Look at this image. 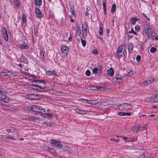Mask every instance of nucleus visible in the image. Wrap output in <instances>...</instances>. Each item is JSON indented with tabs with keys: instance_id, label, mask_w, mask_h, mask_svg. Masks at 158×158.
<instances>
[{
	"instance_id": "obj_1",
	"label": "nucleus",
	"mask_w": 158,
	"mask_h": 158,
	"mask_svg": "<svg viewBox=\"0 0 158 158\" xmlns=\"http://www.w3.org/2000/svg\"><path fill=\"white\" fill-rule=\"evenodd\" d=\"M124 46L123 45H120L118 48L117 50V55L118 57H122L124 55V51H126L125 47L124 48Z\"/></svg>"
},
{
	"instance_id": "obj_2",
	"label": "nucleus",
	"mask_w": 158,
	"mask_h": 158,
	"mask_svg": "<svg viewBox=\"0 0 158 158\" xmlns=\"http://www.w3.org/2000/svg\"><path fill=\"white\" fill-rule=\"evenodd\" d=\"M145 33L148 37L150 39H154L155 32L150 27L147 28L145 30Z\"/></svg>"
},
{
	"instance_id": "obj_3",
	"label": "nucleus",
	"mask_w": 158,
	"mask_h": 158,
	"mask_svg": "<svg viewBox=\"0 0 158 158\" xmlns=\"http://www.w3.org/2000/svg\"><path fill=\"white\" fill-rule=\"evenodd\" d=\"M132 107L130 104L127 103H123L118 106V108L121 110H127L130 109Z\"/></svg>"
},
{
	"instance_id": "obj_4",
	"label": "nucleus",
	"mask_w": 158,
	"mask_h": 158,
	"mask_svg": "<svg viewBox=\"0 0 158 158\" xmlns=\"http://www.w3.org/2000/svg\"><path fill=\"white\" fill-rule=\"evenodd\" d=\"M50 143L54 145L59 148H60L62 147L61 143L58 140L54 139L51 140Z\"/></svg>"
},
{
	"instance_id": "obj_5",
	"label": "nucleus",
	"mask_w": 158,
	"mask_h": 158,
	"mask_svg": "<svg viewBox=\"0 0 158 158\" xmlns=\"http://www.w3.org/2000/svg\"><path fill=\"white\" fill-rule=\"evenodd\" d=\"M61 51L64 56L67 55L69 52L68 48L66 46L62 45L60 48Z\"/></svg>"
},
{
	"instance_id": "obj_6",
	"label": "nucleus",
	"mask_w": 158,
	"mask_h": 158,
	"mask_svg": "<svg viewBox=\"0 0 158 158\" xmlns=\"http://www.w3.org/2000/svg\"><path fill=\"white\" fill-rule=\"evenodd\" d=\"M34 86L35 87V88H32L34 90L41 92L44 91L46 90V88L43 87L41 86L38 85H35Z\"/></svg>"
},
{
	"instance_id": "obj_7",
	"label": "nucleus",
	"mask_w": 158,
	"mask_h": 158,
	"mask_svg": "<svg viewBox=\"0 0 158 158\" xmlns=\"http://www.w3.org/2000/svg\"><path fill=\"white\" fill-rule=\"evenodd\" d=\"M2 32L3 34V37L4 40L7 41L8 39V37L6 29L5 27H3L2 29Z\"/></svg>"
},
{
	"instance_id": "obj_8",
	"label": "nucleus",
	"mask_w": 158,
	"mask_h": 158,
	"mask_svg": "<svg viewBox=\"0 0 158 158\" xmlns=\"http://www.w3.org/2000/svg\"><path fill=\"white\" fill-rule=\"evenodd\" d=\"M141 126L139 124H137L136 126H134L131 127V131L134 132L135 131L138 132L139 131V129L140 128Z\"/></svg>"
},
{
	"instance_id": "obj_9",
	"label": "nucleus",
	"mask_w": 158,
	"mask_h": 158,
	"mask_svg": "<svg viewBox=\"0 0 158 158\" xmlns=\"http://www.w3.org/2000/svg\"><path fill=\"white\" fill-rule=\"evenodd\" d=\"M35 13L36 16L40 19L43 17V15L41 11L38 8L35 9Z\"/></svg>"
},
{
	"instance_id": "obj_10",
	"label": "nucleus",
	"mask_w": 158,
	"mask_h": 158,
	"mask_svg": "<svg viewBox=\"0 0 158 158\" xmlns=\"http://www.w3.org/2000/svg\"><path fill=\"white\" fill-rule=\"evenodd\" d=\"M81 100H85L89 104H91L92 105H95L98 103V102L94 100H88L86 99H83V98L81 99Z\"/></svg>"
},
{
	"instance_id": "obj_11",
	"label": "nucleus",
	"mask_w": 158,
	"mask_h": 158,
	"mask_svg": "<svg viewBox=\"0 0 158 158\" xmlns=\"http://www.w3.org/2000/svg\"><path fill=\"white\" fill-rule=\"evenodd\" d=\"M75 112L80 114H85L86 113V111H85L84 110L79 109L78 108L75 109Z\"/></svg>"
},
{
	"instance_id": "obj_12",
	"label": "nucleus",
	"mask_w": 158,
	"mask_h": 158,
	"mask_svg": "<svg viewBox=\"0 0 158 158\" xmlns=\"http://www.w3.org/2000/svg\"><path fill=\"white\" fill-rule=\"evenodd\" d=\"M146 101L147 102H155L154 96L148 97L146 99Z\"/></svg>"
},
{
	"instance_id": "obj_13",
	"label": "nucleus",
	"mask_w": 158,
	"mask_h": 158,
	"mask_svg": "<svg viewBox=\"0 0 158 158\" xmlns=\"http://www.w3.org/2000/svg\"><path fill=\"white\" fill-rule=\"evenodd\" d=\"M131 114V112H119L118 113V114L120 116H130Z\"/></svg>"
},
{
	"instance_id": "obj_14",
	"label": "nucleus",
	"mask_w": 158,
	"mask_h": 158,
	"mask_svg": "<svg viewBox=\"0 0 158 158\" xmlns=\"http://www.w3.org/2000/svg\"><path fill=\"white\" fill-rule=\"evenodd\" d=\"M107 72L108 75L112 76L114 75V71L112 68H110L107 70Z\"/></svg>"
},
{
	"instance_id": "obj_15",
	"label": "nucleus",
	"mask_w": 158,
	"mask_h": 158,
	"mask_svg": "<svg viewBox=\"0 0 158 158\" xmlns=\"http://www.w3.org/2000/svg\"><path fill=\"white\" fill-rule=\"evenodd\" d=\"M0 74L1 76H9L11 75V73L10 72H0Z\"/></svg>"
},
{
	"instance_id": "obj_16",
	"label": "nucleus",
	"mask_w": 158,
	"mask_h": 158,
	"mask_svg": "<svg viewBox=\"0 0 158 158\" xmlns=\"http://www.w3.org/2000/svg\"><path fill=\"white\" fill-rule=\"evenodd\" d=\"M42 110V109L41 107L39 106H37L35 105L33 106V112H37L38 110Z\"/></svg>"
},
{
	"instance_id": "obj_17",
	"label": "nucleus",
	"mask_w": 158,
	"mask_h": 158,
	"mask_svg": "<svg viewBox=\"0 0 158 158\" xmlns=\"http://www.w3.org/2000/svg\"><path fill=\"white\" fill-rule=\"evenodd\" d=\"M133 45L132 43H129L127 46L128 49L130 52H132L133 51Z\"/></svg>"
},
{
	"instance_id": "obj_18",
	"label": "nucleus",
	"mask_w": 158,
	"mask_h": 158,
	"mask_svg": "<svg viewBox=\"0 0 158 158\" xmlns=\"http://www.w3.org/2000/svg\"><path fill=\"white\" fill-rule=\"evenodd\" d=\"M123 139L126 142H132L135 141H136L137 140V139H136L135 140L134 139L132 138H129L128 140H126V139H128V138L125 137H123Z\"/></svg>"
},
{
	"instance_id": "obj_19",
	"label": "nucleus",
	"mask_w": 158,
	"mask_h": 158,
	"mask_svg": "<svg viewBox=\"0 0 158 158\" xmlns=\"http://www.w3.org/2000/svg\"><path fill=\"white\" fill-rule=\"evenodd\" d=\"M23 119H24L25 120H29L32 121H35V118L33 116H30L29 117H28L25 118H22Z\"/></svg>"
},
{
	"instance_id": "obj_20",
	"label": "nucleus",
	"mask_w": 158,
	"mask_h": 158,
	"mask_svg": "<svg viewBox=\"0 0 158 158\" xmlns=\"http://www.w3.org/2000/svg\"><path fill=\"white\" fill-rule=\"evenodd\" d=\"M1 98L5 102H7L9 101L8 98L4 94L1 95Z\"/></svg>"
},
{
	"instance_id": "obj_21",
	"label": "nucleus",
	"mask_w": 158,
	"mask_h": 158,
	"mask_svg": "<svg viewBox=\"0 0 158 158\" xmlns=\"http://www.w3.org/2000/svg\"><path fill=\"white\" fill-rule=\"evenodd\" d=\"M35 95V94H27L26 95V97L27 98H29V99H31V100H36L35 98H32V96Z\"/></svg>"
},
{
	"instance_id": "obj_22",
	"label": "nucleus",
	"mask_w": 158,
	"mask_h": 158,
	"mask_svg": "<svg viewBox=\"0 0 158 158\" xmlns=\"http://www.w3.org/2000/svg\"><path fill=\"white\" fill-rule=\"evenodd\" d=\"M33 82H37L38 83H43L44 84L46 83L45 81L44 80H34L32 81Z\"/></svg>"
},
{
	"instance_id": "obj_23",
	"label": "nucleus",
	"mask_w": 158,
	"mask_h": 158,
	"mask_svg": "<svg viewBox=\"0 0 158 158\" xmlns=\"http://www.w3.org/2000/svg\"><path fill=\"white\" fill-rule=\"evenodd\" d=\"M35 3L37 6H40L42 4V1L41 0H35Z\"/></svg>"
},
{
	"instance_id": "obj_24",
	"label": "nucleus",
	"mask_w": 158,
	"mask_h": 158,
	"mask_svg": "<svg viewBox=\"0 0 158 158\" xmlns=\"http://www.w3.org/2000/svg\"><path fill=\"white\" fill-rule=\"evenodd\" d=\"M76 34H77L78 35H80L81 33V31L80 29V27L77 26L76 27Z\"/></svg>"
},
{
	"instance_id": "obj_25",
	"label": "nucleus",
	"mask_w": 158,
	"mask_h": 158,
	"mask_svg": "<svg viewBox=\"0 0 158 158\" xmlns=\"http://www.w3.org/2000/svg\"><path fill=\"white\" fill-rule=\"evenodd\" d=\"M20 47L22 49H27L28 48V46L26 44H21L20 46Z\"/></svg>"
},
{
	"instance_id": "obj_26",
	"label": "nucleus",
	"mask_w": 158,
	"mask_h": 158,
	"mask_svg": "<svg viewBox=\"0 0 158 158\" xmlns=\"http://www.w3.org/2000/svg\"><path fill=\"white\" fill-rule=\"evenodd\" d=\"M139 20V19H137L136 17L132 18L131 21L132 24L134 25L135 23L136 22Z\"/></svg>"
},
{
	"instance_id": "obj_27",
	"label": "nucleus",
	"mask_w": 158,
	"mask_h": 158,
	"mask_svg": "<svg viewBox=\"0 0 158 158\" xmlns=\"http://www.w3.org/2000/svg\"><path fill=\"white\" fill-rule=\"evenodd\" d=\"M88 88H89V89L93 90H96L97 89V87H95L92 85L89 86H88Z\"/></svg>"
},
{
	"instance_id": "obj_28",
	"label": "nucleus",
	"mask_w": 158,
	"mask_h": 158,
	"mask_svg": "<svg viewBox=\"0 0 158 158\" xmlns=\"http://www.w3.org/2000/svg\"><path fill=\"white\" fill-rule=\"evenodd\" d=\"M116 7V5L115 4H113V5H112V7L111 9V11L112 13H114L115 12Z\"/></svg>"
},
{
	"instance_id": "obj_29",
	"label": "nucleus",
	"mask_w": 158,
	"mask_h": 158,
	"mask_svg": "<svg viewBox=\"0 0 158 158\" xmlns=\"http://www.w3.org/2000/svg\"><path fill=\"white\" fill-rule=\"evenodd\" d=\"M156 51V49L154 47H152L150 49V52L152 53H154Z\"/></svg>"
},
{
	"instance_id": "obj_30",
	"label": "nucleus",
	"mask_w": 158,
	"mask_h": 158,
	"mask_svg": "<svg viewBox=\"0 0 158 158\" xmlns=\"http://www.w3.org/2000/svg\"><path fill=\"white\" fill-rule=\"evenodd\" d=\"M103 6L104 8V10L105 14L106 13V3L105 2H103Z\"/></svg>"
},
{
	"instance_id": "obj_31",
	"label": "nucleus",
	"mask_w": 158,
	"mask_h": 158,
	"mask_svg": "<svg viewBox=\"0 0 158 158\" xmlns=\"http://www.w3.org/2000/svg\"><path fill=\"white\" fill-rule=\"evenodd\" d=\"M14 4L17 7L19 5V0H15L14 1Z\"/></svg>"
},
{
	"instance_id": "obj_32",
	"label": "nucleus",
	"mask_w": 158,
	"mask_h": 158,
	"mask_svg": "<svg viewBox=\"0 0 158 158\" xmlns=\"http://www.w3.org/2000/svg\"><path fill=\"white\" fill-rule=\"evenodd\" d=\"M80 40H81V43L82 46L85 47L86 44V42L85 40H83L81 38H80Z\"/></svg>"
},
{
	"instance_id": "obj_33",
	"label": "nucleus",
	"mask_w": 158,
	"mask_h": 158,
	"mask_svg": "<svg viewBox=\"0 0 158 158\" xmlns=\"http://www.w3.org/2000/svg\"><path fill=\"white\" fill-rule=\"evenodd\" d=\"M148 81L149 82V83H150V84H151L154 81V78L153 77H150L148 78Z\"/></svg>"
},
{
	"instance_id": "obj_34",
	"label": "nucleus",
	"mask_w": 158,
	"mask_h": 158,
	"mask_svg": "<svg viewBox=\"0 0 158 158\" xmlns=\"http://www.w3.org/2000/svg\"><path fill=\"white\" fill-rule=\"evenodd\" d=\"M97 90L99 91H103L105 90V88L104 87L102 86L97 87Z\"/></svg>"
},
{
	"instance_id": "obj_35",
	"label": "nucleus",
	"mask_w": 158,
	"mask_h": 158,
	"mask_svg": "<svg viewBox=\"0 0 158 158\" xmlns=\"http://www.w3.org/2000/svg\"><path fill=\"white\" fill-rule=\"evenodd\" d=\"M70 11L72 15H73L74 14V8L73 7H70Z\"/></svg>"
},
{
	"instance_id": "obj_36",
	"label": "nucleus",
	"mask_w": 158,
	"mask_h": 158,
	"mask_svg": "<svg viewBox=\"0 0 158 158\" xmlns=\"http://www.w3.org/2000/svg\"><path fill=\"white\" fill-rule=\"evenodd\" d=\"M103 29L102 27H100L99 33L100 35H102L103 34Z\"/></svg>"
},
{
	"instance_id": "obj_37",
	"label": "nucleus",
	"mask_w": 158,
	"mask_h": 158,
	"mask_svg": "<svg viewBox=\"0 0 158 158\" xmlns=\"http://www.w3.org/2000/svg\"><path fill=\"white\" fill-rule=\"evenodd\" d=\"M22 21L24 23L26 21V16L24 15H23L22 16Z\"/></svg>"
},
{
	"instance_id": "obj_38",
	"label": "nucleus",
	"mask_w": 158,
	"mask_h": 158,
	"mask_svg": "<svg viewBox=\"0 0 158 158\" xmlns=\"http://www.w3.org/2000/svg\"><path fill=\"white\" fill-rule=\"evenodd\" d=\"M87 30L86 24H84L82 25V31Z\"/></svg>"
},
{
	"instance_id": "obj_39",
	"label": "nucleus",
	"mask_w": 158,
	"mask_h": 158,
	"mask_svg": "<svg viewBox=\"0 0 158 158\" xmlns=\"http://www.w3.org/2000/svg\"><path fill=\"white\" fill-rule=\"evenodd\" d=\"M154 96L155 102L158 103V94L156 95L155 96Z\"/></svg>"
},
{
	"instance_id": "obj_40",
	"label": "nucleus",
	"mask_w": 158,
	"mask_h": 158,
	"mask_svg": "<svg viewBox=\"0 0 158 158\" xmlns=\"http://www.w3.org/2000/svg\"><path fill=\"white\" fill-rule=\"evenodd\" d=\"M133 74V72L132 70H130V71L128 73L127 75L129 76H131Z\"/></svg>"
},
{
	"instance_id": "obj_41",
	"label": "nucleus",
	"mask_w": 158,
	"mask_h": 158,
	"mask_svg": "<svg viewBox=\"0 0 158 158\" xmlns=\"http://www.w3.org/2000/svg\"><path fill=\"white\" fill-rule=\"evenodd\" d=\"M90 72L89 70H87L85 72V74L87 76H89L90 75Z\"/></svg>"
},
{
	"instance_id": "obj_42",
	"label": "nucleus",
	"mask_w": 158,
	"mask_h": 158,
	"mask_svg": "<svg viewBox=\"0 0 158 158\" xmlns=\"http://www.w3.org/2000/svg\"><path fill=\"white\" fill-rule=\"evenodd\" d=\"M43 123L45 124L47 126H48L49 127H50V126H52V123H48L47 122H43L42 124H43Z\"/></svg>"
},
{
	"instance_id": "obj_43",
	"label": "nucleus",
	"mask_w": 158,
	"mask_h": 158,
	"mask_svg": "<svg viewBox=\"0 0 158 158\" xmlns=\"http://www.w3.org/2000/svg\"><path fill=\"white\" fill-rule=\"evenodd\" d=\"M52 75H53L54 77L57 76L56 73L54 70H53L52 71Z\"/></svg>"
},
{
	"instance_id": "obj_44",
	"label": "nucleus",
	"mask_w": 158,
	"mask_h": 158,
	"mask_svg": "<svg viewBox=\"0 0 158 158\" xmlns=\"http://www.w3.org/2000/svg\"><path fill=\"white\" fill-rule=\"evenodd\" d=\"M124 78L123 77V76H117L115 78L116 80H122Z\"/></svg>"
},
{
	"instance_id": "obj_45",
	"label": "nucleus",
	"mask_w": 158,
	"mask_h": 158,
	"mask_svg": "<svg viewBox=\"0 0 158 158\" xmlns=\"http://www.w3.org/2000/svg\"><path fill=\"white\" fill-rule=\"evenodd\" d=\"M98 70V69L97 68H95L93 69V73L96 74L97 73V71Z\"/></svg>"
},
{
	"instance_id": "obj_46",
	"label": "nucleus",
	"mask_w": 158,
	"mask_h": 158,
	"mask_svg": "<svg viewBox=\"0 0 158 158\" xmlns=\"http://www.w3.org/2000/svg\"><path fill=\"white\" fill-rule=\"evenodd\" d=\"M82 35L83 37H85L87 35V30L82 31Z\"/></svg>"
},
{
	"instance_id": "obj_47",
	"label": "nucleus",
	"mask_w": 158,
	"mask_h": 158,
	"mask_svg": "<svg viewBox=\"0 0 158 158\" xmlns=\"http://www.w3.org/2000/svg\"><path fill=\"white\" fill-rule=\"evenodd\" d=\"M142 84H143V85H149L150 84V83H149V82L148 81H144L143 83H142Z\"/></svg>"
},
{
	"instance_id": "obj_48",
	"label": "nucleus",
	"mask_w": 158,
	"mask_h": 158,
	"mask_svg": "<svg viewBox=\"0 0 158 158\" xmlns=\"http://www.w3.org/2000/svg\"><path fill=\"white\" fill-rule=\"evenodd\" d=\"M136 60L138 62L139 61L141 60V56L140 55H138L136 57Z\"/></svg>"
},
{
	"instance_id": "obj_49",
	"label": "nucleus",
	"mask_w": 158,
	"mask_h": 158,
	"mask_svg": "<svg viewBox=\"0 0 158 158\" xmlns=\"http://www.w3.org/2000/svg\"><path fill=\"white\" fill-rule=\"evenodd\" d=\"M40 55L42 58H44V52L42 50H41L40 51Z\"/></svg>"
},
{
	"instance_id": "obj_50",
	"label": "nucleus",
	"mask_w": 158,
	"mask_h": 158,
	"mask_svg": "<svg viewBox=\"0 0 158 158\" xmlns=\"http://www.w3.org/2000/svg\"><path fill=\"white\" fill-rule=\"evenodd\" d=\"M92 53L95 54H97L98 53V51L97 49H95L93 51Z\"/></svg>"
},
{
	"instance_id": "obj_51",
	"label": "nucleus",
	"mask_w": 158,
	"mask_h": 158,
	"mask_svg": "<svg viewBox=\"0 0 158 158\" xmlns=\"http://www.w3.org/2000/svg\"><path fill=\"white\" fill-rule=\"evenodd\" d=\"M46 73L47 75L50 76L52 75V71H46Z\"/></svg>"
},
{
	"instance_id": "obj_52",
	"label": "nucleus",
	"mask_w": 158,
	"mask_h": 158,
	"mask_svg": "<svg viewBox=\"0 0 158 158\" xmlns=\"http://www.w3.org/2000/svg\"><path fill=\"white\" fill-rule=\"evenodd\" d=\"M147 128L146 127L145 125L143 126L142 127L141 129V131H142L143 130H145Z\"/></svg>"
},
{
	"instance_id": "obj_53",
	"label": "nucleus",
	"mask_w": 158,
	"mask_h": 158,
	"mask_svg": "<svg viewBox=\"0 0 158 158\" xmlns=\"http://www.w3.org/2000/svg\"><path fill=\"white\" fill-rule=\"evenodd\" d=\"M49 151H50V152L52 153H54L55 152V150L52 148H50Z\"/></svg>"
},
{
	"instance_id": "obj_54",
	"label": "nucleus",
	"mask_w": 158,
	"mask_h": 158,
	"mask_svg": "<svg viewBox=\"0 0 158 158\" xmlns=\"http://www.w3.org/2000/svg\"><path fill=\"white\" fill-rule=\"evenodd\" d=\"M44 148L47 151H49L50 149V148L49 147H47L46 146H44Z\"/></svg>"
},
{
	"instance_id": "obj_55",
	"label": "nucleus",
	"mask_w": 158,
	"mask_h": 158,
	"mask_svg": "<svg viewBox=\"0 0 158 158\" xmlns=\"http://www.w3.org/2000/svg\"><path fill=\"white\" fill-rule=\"evenodd\" d=\"M129 33H133L134 34L136 35V33L132 29H131V31L129 32Z\"/></svg>"
},
{
	"instance_id": "obj_56",
	"label": "nucleus",
	"mask_w": 158,
	"mask_h": 158,
	"mask_svg": "<svg viewBox=\"0 0 158 158\" xmlns=\"http://www.w3.org/2000/svg\"><path fill=\"white\" fill-rule=\"evenodd\" d=\"M27 109L28 110H31L32 111H33V106H32L31 107V106L28 107H27Z\"/></svg>"
},
{
	"instance_id": "obj_57",
	"label": "nucleus",
	"mask_w": 158,
	"mask_h": 158,
	"mask_svg": "<svg viewBox=\"0 0 158 158\" xmlns=\"http://www.w3.org/2000/svg\"><path fill=\"white\" fill-rule=\"evenodd\" d=\"M20 59L21 60L24 61V60H25L26 58L25 57L22 56L21 57Z\"/></svg>"
},
{
	"instance_id": "obj_58",
	"label": "nucleus",
	"mask_w": 158,
	"mask_h": 158,
	"mask_svg": "<svg viewBox=\"0 0 158 158\" xmlns=\"http://www.w3.org/2000/svg\"><path fill=\"white\" fill-rule=\"evenodd\" d=\"M110 140L112 141H115L116 142H118V141H119V139H117V140H115V139H114V138L111 139H110Z\"/></svg>"
},
{
	"instance_id": "obj_59",
	"label": "nucleus",
	"mask_w": 158,
	"mask_h": 158,
	"mask_svg": "<svg viewBox=\"0 0 158 158\" xmlns=\"http://www.w3.org/2000/svg\"><path fill=\"white\" fill-rule=\"evenodd\" d=\"M45 115H48L49 117L52 118V115L49 113H46L44 114Z\"/></svg>"
},
{
	"instance_id": "obj_60",
	"label": "nucleus",
	"mask_w": 158,
	"mask_h": 158,
	"mask_svg": "<svg viewBox=\"0 0 158 158\" xmlns=\"http://www.w3.org/2000/svg\"><path fill=\"white\" fill-rule=\"evenodd\" d=\"M142 15H143V16H144L146 18V19H147L148 20H149V19L147 17V16L146 15H145V14L144 13H143L142 14Z\"/></svg>"
},
{
	"instance_id": "obj_61",
	"label": "nucleus",
	"mask_w": 158,
	"mask_h": 158,
	"mask_svg": "<svg viewBox=\"0 0 158 158\" xmlns=\"http://www.w3.org/2000/svg\"><path fill=\"white\" fill-rule=\"evenodd\" d=\"M135 28L137 30H139V25H136L135 26Z\"/></svg>"
},
{
	"instance_id": "obj_62",
	"label": "nucleus",
	"mask_w": 158,
	"mask_h": 158,
	"mask_svg": "<svg viewBox=\"0 0 158 158\" xmlns=\"http://www.w3.org/2000/svg\"><path fill=\"white\" fill-rule=\"evenodd\" d=\"M6 138H7V139H14V140H15V139H14V138H12V137H10V136H8Z\"/></svg>"
},
{
	"instance_id": "obj_63",
	"label": "nucleus",
	"mask_w": 158,
	"mask_h": 158,
	"mask_svg": "<svg viewBox=\"0 0 158 158\" xmlns=\"http://www.w3.org/2000/svg\"><path fill=\"white\" fill-rule=\"evenodd\" d=\"M6 131L8 133H10L11 131V130L10 129H6Z\"/></svg>"
},
{
	"instance_id": "obj_64",
	"label": "nucleus",
	"mask_w": 158,
	"mask_h": 158,
	"mask_svg": "<svg viewBox=\"0 0 158 158\" xmlns=\"http://www.w3.org/2000/svg\"><path fill=\"white\" fill-rule=\"evenodd\" d=\"M138 158H144V156L143 155H141Z\"/></svg>"
}]
</instances>
